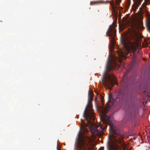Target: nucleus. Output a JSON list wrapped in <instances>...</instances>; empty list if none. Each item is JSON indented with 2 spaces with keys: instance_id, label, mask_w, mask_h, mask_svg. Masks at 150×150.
Wrapping results in <instances>:
<instances>
[{
  "instance_id": "1",
  "label": "nucleus",
  "mask_w": 150,
  "mask_h": 150,
  "mask_svg": "<svg viewBox=\"0 0 150 150\" xmlns=\"http://www.w3.org/2000/svg\"><path fill=\"white\" fill-rule=\"evenodd\" d=\"M117 54L118 57H116L114 56H111L109 55L106 67V70L109 71L112 69L118 68L119 65L117 63V61L120 63L122 62V59L124 57L123 52L121 49L117 50Z\"/></svg>"
},
{
  "instance_id": "2",
  "label": "nucleus",
  "mask_w": 150,
  "mask_h": 150,
  "mask_svg": "<svg viewBox=\"0 0 150 150\" xmlns=\"http://www.w3.org/2000/svg\"><path fill=\"white\" fill-rule=\"evenodd\" d=\"M126 101L128 104L129 108H133L129 112L127 116L128 120L136 121L139 115V111L134 102L133 97L131 96H128L126 98Z\"/></svg>"
},
{
  "instance_id": "3",
  "label": "nucleus",
  "mask_w": 150,
  "mask_h": 150,
  "mask_svg": "<svg viewBox=\"0 0 150 150\" xmlns=\"http://www.w3.org/2000/svg\"><path fill=\"white\" fill-rule=\"evenodd\" d=\"M93 92H90L89 91L88 94V103L84 111L83 116V117L87 122H93L95 120V117L93 110L92 106L91 103L93 100Z\"/></svg>"
},
{
  "instance_id": "4",
  "label": "nucleus",
  "mask_w": 150,
  "mask_h": 150,
  "mask_svg": "<svg viewBox=\"0 0 150 150\" xmlns=\"http://www.w3.org/2000/svg\"><path fill=\"white\" fill-rule=\"evenodd\" d=\"M116 24L114 22L109 26V28L106 32V35L107 36H109L112 38L111 40V46H110V51H112L113 48L115 43V36L116 34V30H115V27Z\"/></svg>"
},
{
  "instance_id": "5",
  "label": "nucleus",
  "mask_w": 150,
  "mask_h": 150,
  "mask_svg": "<svg viewBox=\"0 0 150 150\" xmlns=\"http://www.w3.org/2000/svg\"><path fill=\"white\" fill-rule=\"evenodd\" d=\"M81 128L86 129V127H88L91 132L95 134H98L100 132V130L97 129L96 128L98 127H100V128L103 129V127L99 124V122H97L98 125H97L94 124V122H88L90 123L89 124H86L85 122H81Z\"/></svg>"
},
{
  "instance_id": "6",
  "label": "nucleus",
  "mask_w": 150,
  "mask_h": 150,
  "mask_svg": "<svg viewBox=\"0 0 150 150\" xmlns=\"http://www.w3.org/2000/svg\"><path fill=\"white\" fill-rule=\"evenodd\" d=\"M121 42L124 47L125 50V54L127 55L131 51H133L132 53L134 55H135V52L134 51L136 50V48L135 47L133 43H131L130 45L129 44L127 40L125 39H123L122 41Z\"/></svg>"
},
{
  "instance_id": "7",
  "label": "nucleus",
  "mask_w": 150,
  "mask_h": 150,
  "mask_svg": "<svg viewBox=\"0 0 150 150\" xmlns=\"http://www.w3.org/2000/svg\"><path fill=\"white\" fill-rule=\"evenodd\" d=\"M113 77H114L113 74H108V76L104 74L102 81V83L104 85L109 88L110 87V86H113L114 84L112 78Z\"/></svg>"
},
{
  "instance_id": "8",
  "label": "nucleus",
  "mask_w": 150,
  "mask_h": 150,
  "mask_svg": "<svg viewBox=\"0 0 150 150\" xmlns=\"http://www.w3.org/2000/svg\"><path fill=\"white\" fill-rule=\"evenodd\" d=\"M124 95H121L120 93L119 94L118 96L115 97V99L112 97V95L109 94V99L108 102L106 103V107L107 108H109L110 107V105L109 103H111L112 105H113L114 103L116 102L122 101L124 98Z\"/></svg>"
},
{
  "instance_id": "9",
  "label": "nucleus",
  "mask_w": 150,
  "mask_h": 150,
  "mask_svg": "<svg viewBox=\"0 0 150 150\" xmlns=\"http://www.w3.org/2000/svg\"><path fill=\"white\" fill-rule=\"evenodd\" d=\"M88 142L84 139H81L78 143L79 147L82 149V150H90V148L91 146V142L89 140Z\"/></svg>"
},
{
  "instance_id": "10",
  "label": "nucleus",
  "mask_w": 150,
  "mask_h": 150,
  "mask_svg": "<svg viewBox=\"0 0 150 150\" xmlns=\"http://www.w3.org/2000/svg\"><path fill=\"white\" fill-rule=\"evenodd\" d=\"M120 131V130H119V132H118V134H117L114 133L118 137V139H117V138H114V136H110V135H108L109 139L110 142L112 143L115 142L119 143L121 145H122L124 144V141L123 139L124 138V136H122H122L119 134Z\"/></svg>"
},
{
  "instance_id": "11",
  "label": "nucleus",
  "mask_w": 150,
  "mask_h": 150,
  "mask_svg": "<svg viewBox=\"0 0 150 150\" xmlns=\"http://www.w3.org/2000/svg\"><path fill=\"white\" fill-rule=\"evenodd\" d=\"M120 131V130H119V132H118V134H117L114 133L118 137V139H117V138H114V136H110V135H108L109 139L110 142L112 143L115 142L119 143L121 145H122L124 144V141L123 139L124 138V136H122H122L119 134Z\"/></svg>"
},
{
  "instance_id": "12",
  "label": "nucleus",
  "mask_w": 150,
  "mask_h": 150,
  "mask_svg": "<svg viewBox=\"0 0 150 150\" xmlns=\"http://www.w3.org/2000/svg\"><path fill=\"white\" fill-rule=\"evenodd\" d=\"M109 125L110 130L113 133L118 134L120 127H118L116 122H106Z\"/></svg>"
},
{
  "instance_id": "13",
  "label": "nucleus",
  "mask_w": 150,
  "mask_h": 150,
  "mask_svg": "<svg viewBox=\"0 0 150 150\" xmlns=\"http://www.w3.org/2000/svg\"><path fill=\"white\" fill-rule=\"evenodd\" d=\"M133 28L137 29H143L144 28L142 21L141 20H136L133 21L132 24Z\"/></svg>"
},
{
  "instance_id": "14",
  "label": "nucleus",
  "mask_w": 150,
  "mask_h": 150,
  "mask_svg": "<svg viewBox=\"0 0 150 150\" xmlns=\"http://www.w3.org/2000/svg\"><path fill=\"white\" fill-rule=\"evenodd\" d=\"M111 116L108 117L105 114H103V116L100 117V119L103 122H112V120L111 119Z\"/></svg>"
},
{
  "instance_id": "15",
  "label": "nucleus",
  "mask_w": 150,
  "mask_h": 150,
  "mask_svg": "<svg viewBox=\"0 0 150 150\" xmlns=\"http://www.w3.org/2000/svg\"><path fill=\"white\" fill-rule=\"evenodd\" d=\"M143 0H136L135 4L133 5L132 6V9L134 11V13L137 9L138 8V7L141 4V2Z\"/></svg>"
},
{
  "instance_id": "16",
  "label": "nucleus",
  "mask_w": 150,
  "mask_h": 150,
  "mask_svg": "<svg viewBox=\"0 0 150 150\" xmlns=\"http://www.w3.org/2000/svg\"><path fill=\"white\" fill-rule=\"evenodd\" d=\"M100 1H92L90 3V5H94L96 4H98L100 3Z\"/></svg>"
},
{
  "instance_id": "17",
  "label": "nucleus",
  "mask_w": 150,
  "mask_h": 150,
  "mask_svg": "<svg viewBox=\"0 0 150 150\" xmlns=\"http://www.w3.org/2000/svg\"><path fill=\"white\" fill-rule=\"evenodd\" d=\"M110 150H120V147L118 146L112 147Z\"/></svg>"
},
{
  "instance_id": "18",
  "label": "nucleus",
  "mask_w": 150,
  "mask_h": 150,
  "mask_svg": "<svg viewBox=\"0 0 150 150\" xmlns=\"http://www.w3.org/2000/svg\"><path fill=\"white\" fill-rule=\"evenodd\" d=\"M144 94H145V95L146 96V98H149L150 96L149 95V93L148 92H146V91H145L144 92Z\"/></svg>"
},
{
  "instance_id": "19",
  "label": "nucleus",
  "mask_w": 150,
  "mask_h": 150,
  "mask_svg": "<svg viewBox=\"0 0 150 150\" xmlns=\"http://www.w3.org/2000/svg\"><path fill=\"white\" fill-rule=\"evenodd\" d=\"M146 4H144V3L142 4L141 6V7L143 8L144 7H145Z\"/></svg>"
},
{
  "instance_id": "20",
  "label": "nucleus",
  "mask_w": 150,
  "mask_h": 150,
  "mask_svg": "<svg viewBox=\"0 0 150 150\" xmlns=\"http://www.w3.org/2000/svg\"><path fill=\"white\" fill-rule=\"evenodd\" d=\"M114 12H115V14H117V12H116L115 11V9H114Z\"/></svg>"
},
{
  "instance_id": "21",
  "label": "nucleus",
  "mask_w": 150,
  "mask_h": 150,
  "mask_svg": "<svg viewBox=\"0 0 150 150\" xmlns=\"http://www.w3.org/2000/svg\"><path fill=\"white\" fill-rule=\"evenodd\" d=\"M81 122H84V121L83 120H82L81 121Z\"/></svg>"
},
{
  "instance_id": "22",
  "label": "nucleus",
  "mask_w": 150,
  "mask_h": 150,
  "mask_svg": "<svg viewBox=\"0 0 150 150\" xmlns=\"http://www.w3.org/2000/svg\"><path fill=\"white\" fill-rule=\"evenodd\" d=\"M133 127H134V125H133Z\"/></svg>"
},
{
  "instance_id": "23",
  "label": "nucleus",
  "mask_w": 150,
  "mask_h": 150,
  "mask_svg": "<svg viewBox=\"0 0 150 150\" xmlns=\"http://www.w3.org/2000/svg\"><path fill=\"white\" fill-rule=\"evenodd\" d=\"M127 73V72L125 73V74L126 73Z\"/></svg>"
}]
</instances>
